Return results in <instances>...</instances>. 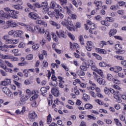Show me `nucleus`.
Instances as JSON below:
<instances>
[{
    "instance_id": "nucleus-2",
    "label": "nucleus",
    "mask_w": 126,
    "mask_h": 126,
    "mask_svg": "<svg viewBox=\"0 0 126 126\" xmlns=\"http://www.w3.org/2000/svg\"><path fill=\"white\" fill-rule=\"evenodd\" d=\"M2 91L3 92V93L6 94L7 96L10 97V98H13V94H12V93L7 87L3 88L2 89Z\"/></svg>"
},
{
    "instance_id": "nucleus-12",
    "label": "nucleus",
    "mask_w": 126,
    "mask_h": 126,
    "mask_svg": "<svg viewBox=\"0 0 126 126\" xmlns=\"http://www.w3.org/2000/svg\"><path fill=\"white\" fill-rule=\"evenodd\" d=\"M45 37L47 39L48 42H50V41L52 40V36L48 31H46L45 33Z\"/></svg>"
},
{
    "instance_id": "nucleus-25",
    "label": "nucleus",
    "mask_w": 126,
    "mask_h": 126,
    "mask_svg": "<svg viewBox=\"0 0 126 126\" xmlns=\"http://www.w3.org/2000/svg\"><path fill=\"white\" fill-rule=\"evenodd\" d=\"M64 9H65L67 14H68V15H69V16H70L72 14V12L71 11V10H70V9H69V8H68V7H67V6L65 7L64 8Z\"/></svg>"
},
{
    "instance_id": "nucleus-55",
    "label": "nucleus",
    "mask_w": 126,
    "mask_h": 126,
    "mask_svg": "<svg viewBox=\"0 0 126 126\" xmlns=\"http://www.w3.org/2000/svg\"><path fill=\"white\" fill-rule=\"evenodd\" d=\"M93 42L91 41H87V45L88 47H93Z\"/></svg>"
},
{
    "instance_id": "nucleus-22",
    "label": "nucleus",
    "mask_w": 126,
    "mask_h": 126,
    "mask_svg": "<svg viewBox=\"0 0 126 126\" xmlns=\"http://www.w3.org/2000/svg\"><path fill=\"white\" fill-rule=\"evenodd\" d=\"M99 66H101L102 67H106L107 66H109V67H111V65H110V64L107 65L106 63H105L104 62H100L99 63Z\"/></svg>"
},
{
    "instance_id": "nucleus-30",
    "label": "nucleus",
    "mask_w": 126,
    "mask_h": 126,
    "mask_svg": "<svg viewBox=\"0 0 126 126\" xmlns=\"http://www.w3.org/2000/svg\"><path fill=\"white\" fill-rule=\"evenodd\" d=\"M92 56L94 57H95L97 60H102V57H101L100 55L96 54V53H92Z\"/></svg>"
},
{
    "instance_id": "nucleus-26",
    "label": "nucleus",
    "mask_w": 126,
    "mask_h": 126,
    "mask_svg": "<svg viewBox=\"0 0 126 126\" xmlns=\"http://www.w3.org/2000/svg\"><path fill=\"white\" fill-rule=\"evenodd\" d=\"M13 7L15 9H17V10H21V9H22V6L20 4L14 5Z\"/></svg>"
},
{
    "instance_id": "nucleus-11",
    "label": "nucleus",
    "mask_w": 126,
    "mask_h": 126,
    "mask_svg": "<svg viewBox=\"0 0 126 126\" xmlns=\"http://www.w3.org/2000/svg\"><path fill=\"white\" fill-rule=\"evenodd\" d=\"M23 31H15V37H20V36H22L23 35Z\"/></svg>"
},
{
    "instance_id": "nucleus-41",
    "label": "nucleus",
    "mask_w": 126,
    "mask_h": 126,
    "mask_svg": "<svg viewBox=\"0 0 126 126\" xmlns=\"http://www.w3.org/2000/svg\"><path fill=\"white\" fill-rule=\"evenodd\" d=\"M33 4L34 6H35V7H37V8H41V7H42L41 4H40V3L39 2H35Z\"/></svg>"
},
{
    "instance_id": "nucleus-4",
    "label": "nucleus",
    "mask_w": 126,
    "mask_h": 126,
    "mask_svg": "<svg viewBox=\"0 0 126 126\" xmlns=\"http://www.w3.org/2000/svg\"><path fill=\"white\" fill-rule=\"evenodd\" d=\"M37 117V114L34 111H31L29 113V118L31 122H34V120Z\"/></svg>"
},
{
    "instance_id": "nucleus-9",
    "label": "nucleus",
    "mask_w": 126,
    "mask_h": 126,
    "mask_svg": "<svg viewBox=\"0 0 126 126\" xmlns=\"http://www.w3.org/2000/svg\"><path fill=\"white\" fill-rule=\"evenodd\" d=\"M0 18H6L7 19H9V16L7 15L6 13L2 10L0 11Z\"/></svg>"
},
{
    "instance_id": "nucleus-54",
    "label": "nucleus",
    "mask_w": 126,
    "mask_h": 126,
    "mask_svg": "<svg viewBox=\"0 0 126 126\" xmlns=\"http://www.w3.org/2000/svg\"><path fill=\"white\" fill-rule=\"evenodd\" d=\"M10 26L12 28H14V27H18V25L16 23H11Z\"/></svg>"
},
{
    "instance_id": "nucleus-50",
    "label": "nucleus",
    "mask_w": 126,
    "mask_h": 126,
    "mask_svg": "<svg viewBox=\"0 0 126 126\" xmlns=\"http://www.w3.org/2000/svg\"><path fill=\"white\" fill-rule=\"evenodd\" d=\"M31 105L32 107H33V108H36V107L38 106V104H37V103L35 101H32L31 102Z\"/></svg>"
},
{
    "instance_id": "nucleus-40",
    "label": "nucleus",
    "mask_w": 126,
    "mask_h": 126,
    "mask_svg": "<svg viewBox=\"0 0 126 126\" xmlns=\"http://www.w3.org/2000/svg\"><path fill=\"white\" fill-rule=\"evenodd\" d=\"M115 49H116L117 51H119V50H122V46L120 44H116L114 46Z\"/></svg>"
},
{
    "instance_id": "nucleus-16",
    "label": "nucleus",
    "mask_w": 126,
    "mask_h": 126,
    "mask_svg": "<svg viewBox=\"0 0 126 126\" xmlns=\"http://www.w3.org/2000/svg\"><path fill=\"white\" fill-rule=\"evenodd\" d=\"M116 33H117V30L113 29L110 30L109 33V35L110 37H111V36L115 35L116 34Z\"/></svg>"
},
{
    "instance_id": "nucleus-62",
    "label": "nucleus",
    "mask_w": 126,
    "mask_h": 126,
    "mask_svg": "<svg viewBox=\"0 0 126 126\" xmlns=\"http://www.w3.org/2000/svg\"><path fill=\"white\" fill-rule=\"evenodd\" d=\"M51 84L52 86H57L58 85V82L57 81H52Z\"/></svg>"
},
{
    "instance_id": "nucleus-56",
    "label": "nucleus",
    "mask_w": 126,
    "mask_h": 126,
    "mask_svg": "<svg viewBox=\"0 0 126 126\" xmlns=\"http://www.w3.org/2000/svg\"><path fill=\"white\" fill-rule=\"evenodd\" d=\"M0 72L2 76H6V75H7V73L1 69H0Z\"/></svg>"
},
{
    "instance_id": "nucleus-7",
    "label": "nucleus",
    "mask_w": 126,
    "mask_h": 126,
    "mask_svg": "<svg viewBox=\"0 0 126 126\" xmlns=\"http://www.w3.org/2000/svg\"><path fill=\"white\" fill-rule=\"evenodd\" d=\"M11 84V80L10 79H5V80L1 82V85L3 86H7Z\"/></svg>"
},
{
    "instance_id": "nucleus-27",
    "label": "nucleus",
    "mask_w": 126,
    "mask_h": 126,
    "mask_svg": "<svg viewBox=\"0 0 126 126\" xmlns=\"http://www.w3.org/2000/svg\"><path fill=\"white\" fill-rule=\"evenodd\" d=\"M101 1H94V4L95 5V6H96V9H99V8H100V5H101Z\"/></svg>"
},
{
    "instance_id": "nucleus-5",
    "label": "nucleus",
    "mask_w": 126,
    "mask_h": 126,
    "mask_svg": "<svg viewBox=\"0 0 126 126\" xmlns=\"http://www.w3.org/2000/svg\"><path fill=\"white\" fill-rule=\"evenodd\" d=\"M29 17L32 19L36 20L37 18H39V15L35 12H31L29 14Z\"/></svg>"
},
{
    "instance_id": "nucleus-36",
    "label": "nucleus",
    "mask_w": 126,
    "mask_h": 126,
    "mask_svg": "<svg viewBox=\"0 0 126 126\" xmlns=\"http://www.w3.org/2000/svg\"><path fill=\"white\" fill-rule=\"evenodd\" d=\"M32 48L33 50L36 51V50L40 48V45H39V44H35L32 46Z\"/></svg>"
},
{
    "instance_id": "nucleus-20",
    "label": "nucleus",
    "mask_w": 126,
    "mask_h": 126,
    "mask_svg": "<svg viewBox=\"0 0 126 126\" xmlns=\"http://www.w3.org/2000/svg\"><path fill=\"white\" fill-rule=\"evenodd\" d=\"M30 98V95H26L25 96H23L21 98L22 102H25L27 101Z\"/></svg>"
},
{
    "instance_id": "nucleus-24",
    "label": "nucleus",
    "mask_w": 126,
    "mask_h": 126,
    "mask_svg": "<svg viewBox=\"0 0 126 126\" xmlns=\"http://www.w3.org/2000/svg\"><path fill=\"white\" fill-rule=\"evenodd\" d=\"M26 29H27V31H29V32L34 33V30H33V28L30 26L27 25L26 27Z\"/></svg>"
},
{
    "instance_id": "nucleus-47",
    "label": "nucleus",
    "mask_w": 126,
    "mask_h": 126,
    "mask_svg": "<svg viewBox=\"0 0 126 126\" xmlns=\"http://www.w3.org/2000/svg\"><path fill=\"white\" fill-rule=\"evenodd\" d=\"M26 59L28 61H31V60H33V55L32 54L28 55L27 56Z\"/></svg>"
},
{
    "instance_id": "nucleus-3",
    "label": "nucleus",
    "mask_w": 126,
    "mask_h": 126,
    "mask_svg": "<svg viewBox=\"0 0 126 126\" xmlns=\"http://www.w3.org/2000/svg\"><path fill=\"white\" fill-rule=\"evenodd\" d=\"M51 92L55 97H59L60 96V91H59V88H52Z\"/></svg>"
},
{
    "instance_id": "nucleus-53",
    "label": "nucleus",
    "mask_w": 126,
    "mask_h": 126,
    "mask_svg": "<svg viewBox=\"0 0 126 126\" xmlns=\"http://www.w3.org/2000/svg\"><path fill=\"white\" fill-rule=\"evenodd\" d=\"M49 8H47V7H43V10H42V12L43 13H47V12L48 11Z\"/></svg>"
},
{
    "instance_id": "nucleus-29",
    "label": "nucleus",
    "mask_w": 126,
    "mask_h": 126,
    "mask_svg": "<svg viewBox=\"0 0 126 126\" xmlns=\"http://www.w3.org/2000/svg\"><path fill=\"white\" fill-rule=\"evenodd\" d=\"M107 79H108L109 81H113V80H114V77L113 76V75H112V74H108Z\"/></svg>"
},
{
    "instance_id": "nucleus-43",
    "label": "nucleus",
    "mask_w": 126,
    "mask_h": 126,
    "mask_svg": "<svg viewBox=\"0 0 126 126\" xmlns=\"http://www.w3.org/2000/svg\"><path fill=\"white\" fill-rule=\"evenodd\" d=\"M41 6L42 7H47L48 6V1H45L44 2H42L41 3Z\"/></svg>"
},
{
    "instance_id": "nucleus-60",
    "label": "nucleus",
    "mask_w": 126,
    "mask_h": 126,
    "mask_svg": "<svg viewBox=\"0 0 126 126\" xmlns=\"http://www.w3.org/2000/svg\"><path fill=\"white\" fill-rule=\"evenodd\" d=\"M89 65H90V66H92L93 65H94L95 64V63L93 61L89 60L88 61Z\"/></svg>"
},
{
    "instance_id": "nucleus-44",
    "label": "nucleus",
    "mask_w": 126,
    "mask_h": 126,
    "mask_svg": "<svg viewBox=\"0 0 126 126\" xmlns=\"http://www.w3.org/2000/svg\"><path fill=\"white\" fill-rule=\"evenodd\" d=\"M10 60H11L13 62H18L19 59L17 57H14L12 56H10Z\"/></svg>"
},
{
    "instance_id": "nucleus-51",
    "label": "nucleus",
    "mask_w": 126,
    "mask_h": 126,
    "mask_svg": "<svg viewBox=\"0 0 126 126\" xmlns=\"http://www.w3.org/2000/svg\"><path fill=\"white\" fill-rule=\"evenodd\" d=\"M18 47L22 49H23V48H25V43L21 42L18 45Z\"/></svg>"
},
{
    "instance_id": "nucleus-1",
    "label": "nucleus",
    "mask_w": 126,
    "mask_h": 126,
    "mask_svg": "<svg viewBox=\"0 0 126 126\" xmlns=\"http://www.w3.org/2000/svg\"><path fill=\"white\" fill-rule=\"evenodd\" d=\"M62 24L63 26L66 27L67 29L69 30V31H71V27H70L69 26H73V24L70 22H68V20H64V21L62 22Z\"/></svg>"
},
{
    "instance_id": "nucleus-34",
    "label": "nucleus",
    "mask_w": 126,
    "mask_h": 126,
    "mask_svg": "<svg viewBox=\"0 0 126 126\" xmlns=\"http://www.w3.org/2000/svg\"><path fill=\"white\" fill-rule=\"evenodd\" d=\"M47 124L48 125H50V124H51V123H52V116H51V114H49L48 116H47Z\"/></svg>"
},
{
    "instance_id": "nucleus-23",
    "label": "nucleus",
    "mask_w": 126,
    "mask_h": 126,
    "mask_svg": "<svg viewBox=\"0 0 126 126\" xmlns=\"http://www.w3.org/2000/svg\"><path fill=\"white\" fill-rule=\"evenodd\" d=\"M78 39L81 45H84V39L83 38V35H80L78 37Z\"/></svg>"
},
{
    "instance_id": "nucleus-57",
    "label": "nucleus",
    "mask_w": 126,
    "mask_h": 126,
    "mask_svg": "<svg viewBox=\"0 0 126 126\" xmlns=\"http://www.w3.org/2000/svg\"><path fill=\"white\" fill-rule=\"evenodd\" d=\"M13 83L15 85H16L18 87H21V84L16 81H13Z\"/></svg>"
},
{
    "instance_id": "nucleus-17",
    "label": "nucleus",
    "mask_w": 126,
    "mask_h": 126,
    "mask_svg": "<svg viewBox=\"0 0 126 126\" xmlns=\"http://www.w3.org/2000/svg\"><path fill=\"white\" fill-rule=\"evenodd\" d=\"M97 83H99V84H100V85H104L105 80H104L101 78H99L98 79H97Z\"/></svg>"
},
{
    "instance_id": "nucleus-59",
    "label": "nucleus",
    "mask_w": 126,
    "mask_h": 126,
    "mask_svg": "<svg viewBox=\"0 0 126 126\" xmlns=\"http://www.w3.org/2000/svg\"><path fill=\"white\" fill-rule=\"evenodd\" d=\"M75 27L76 28H80V27H81V23L79 22H77L75 24Z\"/></svg>"
},
{
    "instance_id": "nucleus-64",
    "label": "nucleus",
    "mask_w": 126,
    "mask_h": 126,
    "mask_svg": "<svg viewBox=\"0 0 126 126\" xmlns=\"http://www.w3.org/2000/svg\"><path fill=\"white\" fill-rule=\"evenodd\" d=\"M70 16L71 17L72 19H76V18H77V16L75 14H72Z\"/></svg>"
},
{
    "instance_id": "nucleus-63",
    "label": "nucleus",
    "mask_w": 126,
    "mask_h": 126,
    "mask_svg": "<svg viewBox=\"0 0 126 126\" xmlns=\"http://www.w3.org/2000/svg\"><path fill=\"white\" fill-rule=\"evenodd\" d=\"M9 38V36L7 35H5L3 36L2 37L3 40H5L6 43Z\"/></svg>"
},
{
    "instance_id": "nucleus-31",
    "label": "nucleus",
    "mask_w": 126,
    "mask_h": 126,
    "mask_svg": "<svg viewBox=\"0 0 126 126\" xmlns=\"http://www.w3.org/2000/svg\"><path fill=\"white\" fill-rule=\"evenodd\" d=\"M51 35L52 36V38L55 42H58L59 38L57 37V35L55 33H54V32H52Z\"/></svg>"
},
{
    "instance_id": "nucleus-21",
    "label": "nucleus",
    "mask_w": 126,
    "mask_h": 126,
    "mask_svg": "<svg viewBox=\"0 0 126 126\" xmlns=\"http://www.w3.org/2000/svg\"><path fill=\"white\" fill-rule=\"evenodd\" d=\"M77 74H78V75H79V76H80L81 78H83V77L82 76H84V75H85V73L82 70H78V71H77Z\"/></svg>"
},
{
    "instance_id": "nucleus-14",
    "label": "nucleus",
    "mask_w": 126,
    "mask_h": 126,
    "mask_svg": "<svg viewBox=\"0 0 126 126\" xmlns=\"http://www.w3.org/2000/svg\"><path fill=\"white\" fill-rule=\"evenodd\" d=\"M61 2V4L64 8L65 7H67V6L66 5L67 4V0H59Z\"/></svg>"
},
{
    "instance_id": "nucleus-39",
    "label": "nucleus",
    "mask_w": 126,
    "mask_h": 126,
    "mask_svg": "<svg viewBox=\"0 0 126 126\" xmlns=\"http://www.w3.org/2000/svg\"><path fill=\"white\" fill-rule=\"evenodd\" d=\"M12 52L14 54V55L16 56V57L19 56V54H18V53L19 52V51L18 49H13L12 50Z\"/></svg>"
},
{
    "instance_id": "nucleus-33",
    "label": "nucleus",
    "mask_w": 126,
    "mask_h": 126,
    "mask_svg": "<svg viewBox=\"0 0 126 126\" xmlns=\"http://www.w3.org/2000/svg\"><path fill=\"white\" fill-rule=\"evenodd\" d=\"M97 51H98V53H99V54H106L107 53V52L106 51V50L105 49H101L100 48H98L97 49Z\"/></svg>"
},
{
    "instance_id": "nucleus-52",
    "label": "nucleus",
    "mask_w": 126,
    "mask_h": 126,
    "mask_svg": "<svg viewBox=\"0 0 126 126\" xmlns=\"http://www.w3.org/2000/svg\"><path fill=\"white\" fill-rule=\"evenodd\" d=\"M41 92V93H46L47 91H48V90H46L45 87H42L40 89Z\"/></svg>"
},
{
    "instance_id": "nucleus-38",
    "label": "nucleus",
    "mask_w": 126,
    "mask_h": 126,
    "mask_svg": "<svg viewBox=\"0 0 126 126\" xmlns=\"http://www.w3.org/2000/svg\"><path fill=\"white\" fill-rule=\"evenodd\" d=\"M58 12H64V10H63V7H62V6L58 5Z\"/></svg>"
},
{
    "instance_id": "nucleus-37",
    "label": "nucleus",
    "mask_w": 126,
    "mask_h": 126,
    "mask_svg": "<svg viewBox=\"0 0 126 126\" xmlns=\"http://www.w3.org/2000/svg\"><path fill=\"white\" fill-rule=\"evenodd\" d=\"M48 15L50 17L53 18L55 17V13L53 11H49L48 12Z\"/></svg>"
},
{
    "instance_id": "nucleus-8",
    "label": "nucleus",
    "mask_w": 126,
    "mask_h": 126,
    "mask_svg": "<svg viewBox=\"0 0 126 126\" xmlns=\"http://www.w3.org/2000/svg\"><path fill=\"white\" fill-rule=\"evenodd\" d=\"M15 10H11L9 11V14L7 13V15L9 17V19H10V17H12V18H14V19H15L16 18H17V17L15 16Z\"/></svg>"
},
{
    "instance_id": "nucleus-35",
    "label": "nucleus",
    "mask_w": 126,
    "mask_h": 126,
    "mask_svg": "<svg viewBox=\"0 0 126 126\" xmlns=\"http://www.w3.org/2000/svg\"><path fill=\"white\" fill-rule=\"evenodd\" d=\"M114 122H115L116 125H117V126H122V123H121V122H120V120H119V119H114Z\"/></svg>"
},
{
    "instance_id": "nucleus-42",
    "label": "nucleus",
    "mask_w": 126,
    "mask_h": 126,
    "mask_svg": "<svg viewBox=\"0 0 126 126\" xmlns=\"http://www.w3.org/2000/svg\"><path fill=\"white\" fill-rule=\"evenodd\" d=\"M116 91V95L115 96H114V97L115 99H116V100H120V97H119V95L120 94V91Z\"/></svg>"
},
{
    "instance_id": "nucleus-13",
    "label": "nucleus",
    "mask_w": 126,
    "mask_h": 126,
    "mask_svg": "<svg viewBox=\"0 0 126 126\" xmlns=\"http://www.w3.org/2000/svg\"><path fill=\"white\" fill-rule=\"evenodd\" d=\"M56 34L58 35L59 38H61V37L62 38H64V32H63V31L60 30L59 32H56Z\"/></svg>"
},
{
    "instance_id": "nucleus-6",
    "label": "nucleus",
    "mask_w": 126,
    "mask_h": 126,
    "mask_svg": "<svg viewBox=\"0 0 126 126\" xmlns=\"http://www.w3.org/2000/svg\"><path fill=\"white\" fill-rule=\"evenodd\" d=\"M59 7V5L57 4L55 2H51L50 3V8L54 9L56 12H58V7Z\"/></svg>"
},
{
    "instance_id": "nucleus-19",
    "label": "nucleus",
    "mask_w": 126,
    "mask_h": 126,
    "mask_svg": "<svg viewBox=\"0 0 126 126\" xmlns=\"http://www.w3.org/2000/svg\"><path fill=\"white\" fill-rule=\"evenodd\" d=\"M37 24H40V25H44L45 27H47V23L41 20L36 21Z\"/></svg>"
},
{
    "instance_id": "nucleus-46",
    "label": "nucleus",
    "mask_w": 126,
    "mask_h": 126,
    "mask_svg": "<svg viewBox=\"0 0 126 126\" xmlns=\"http://www.w3.org/2000/svg\"><path fill=\"white\" fill-rule=\"evenodd\" d=\"M39 97V94H35L33 96H32L31 98V101H33V100H35V99H37Z\"/></svg>"
},
{
    "instance_id": "nucleus-45",
    "label": "nucleus",
    "mask_w": 126,
    "mask_h": 126,
    "mask_svg": "<svg viewBox=\"0 0 126 126\" xmlns=\"http://www.w3.org/2000/svg\"><path fill=\"white\" fill-rule=\"evenodd\" d=\"M88 68V67H87V65H82L80 66V69H81V70H83L84 71H86Z\"/></svg>"
},
{
    "instance_id": "nucleus-58",
    "label": "nucleus",
    "mask_w": 126,
    "mask_h": 126,
    "mask_svg": "<svg viewBox=\"0 0 126 126\" xmlns=\"http://www.w3.org/2000/svg\"><path fill=\"white\" fill-rule=\"evenodd\" d=\"M106 20H107L109 22H114V18H113L112 17H107Z\"/></svg>"
},
{
    "instance_id": "nucleus-32",
    "label": "nucleus",
    "mask_w": 126,
    "mask_h": 126,
    "mask_svg": "<svg viewBox=\"0 0 126 126\" xmlns=\"http://www.w3.org/2000/svg\"><path fill=\"white\" fill-rule=\"evenodd\" d=\"M114 58L115 59H117V60H118V61H123V60H124L125 58L124 57L120 56V55H116L114 56Z\"/></svg>"
},
{
    "instance_id": "nucleus-48",
    "label": "nucleus",
    "mask_w": 126,
    "mask_h": 126,
    "mask_svg": "<svg viewBox=\"0 0 126 126\" xmlns=\"http://www.w3.org/2000/svg\"><path fill=\"white\" fill-rule=\"evenodd\" d=\"M109 92H111L112 94H113L114 96H115V95H117V92L113 89H110Z\"/></svg>"
},
{
    "instance_id": "nucleus-28",
    "label": "nucleus",
    "mask_w": 126,
    "mask_h": 126,
    "mask_svg": "<svg viewBox=\"0 0 126 126\" xmlns=\"http://www.w3.org/2000/svg\"><path fill=\"white\" fill-rule=\"evenodd\" d=\"M85 109H87V110H91V109H92V108H93V106H92V105L90 103H87L85 105Z\"/></svg>"
},
{
    "instance_id": "nucleus-61",
    "label": "nucleus",
    "mask_w": 126,
    "mask_h": 126,
    "mask_svg": "<svg viewBox=\"0 0 126 126\" xmlns=\"http://www.w3.org/2000/svg\"><path fill=\"white\" fill-rule=\"evenodd\" d=\"M91 69L92 70H94V71H97V69H98L97 67H96V66L95 65V64L91 66Z\"/></svg>"
},
{
    "instance_id": "nucleus-49",
    "label": "nucleus",
    "mask_w": 126,
    "mask_h": 126,
    "mask_svg": "<svg viewBox=\"0 0 126 126\" xmlns=\"http://www.w3.org/2000/svg\"><path fill=\"white\" fill-rule=\"evenodd\" d=\"M95 72H97L100 76L103 77V71L101 70H99L98 68L97 69V71H95Z\"/></svg>"
},
{
    "instance_id": "nucleus-15",
    "label": "nucleus",
    "mask_w": 126,
    "mask_h": 126,
    "mask_svg": "<svg viewBox=\"0 0 126 126\" xmlns=\"http://www.w3.org/2000/svg\"><path fill=\"white\" fill-rule=\"evenodd\" d=\"M37 29V31L40 33V34H42V33H45V30L42 29L39 26L34 27V30Z\"/></svg>"
},
{
    "instance_id": "nucleus-10",
    "label": "nucleus",
    "mask_w": 126,
    "mask_h": 126,
    "mask_svg": "<svg viewBox=\"0 0 126 126\" xmlns=\"http://www.w3.org/2000/svg\"><path fill=\"white\" fill-rule=\"evenodd\" d=\"M49 23L51 25H52L54 27H56L57 29H60L61 28V25L54 21H50Z\"/></svg>"
},
{
    "instance_id": "nucleus-18",
    "label": "nucleus",
    "mask_w": 126,
    "mask_h": 126,
    "mask_svg": "<svg viewBox=\"0 0 126 126\" xmlns=\"http://www.w3.org/2000/svg\"><path fill=\"white\" fill-rule=\"evenodd\" d=\"M83 96V100H84L85 102H86L87 100H90V96L88 95L87 94H84Z\"/></svg>"
}]
</instances>
